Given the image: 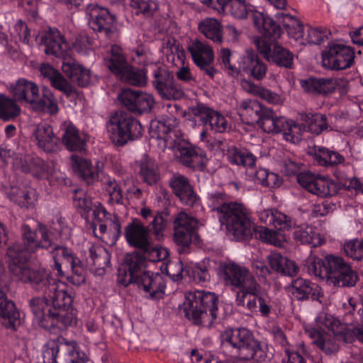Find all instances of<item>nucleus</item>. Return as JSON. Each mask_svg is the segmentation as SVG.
I'll return each mask as SVG.
<instances>
[{"mask_svg":"<svg viewBox=\"0 0 363 363\" xmlns=\"http://www.w3.org/2000/svg\"><path fill=\"white\" fill-rule=\"evenodd\" d=\"M231 51L228 48H222L218 55V62L228 74L233 77L240 74V69L230 63Z\"/></svg>","mask_w":363,"mask_h":363,"instance_id":"774afa93","label":"nucleus"},{"mask_svg":"<svg viewBox=\"0 0 363 363\" xmlns=\"http://www.w3.org/2000/svg\"><path fill=\"white\" fill-rule=\"evenodd\" d=\"M198 220L184 212L179 213L174 220V236L176 243L184 250L192 240H197Z\"/></svg>","mask_w":363,"mask_h":363,"instance_id":"4468645a","label":"nucleus"},{"mask_svg":"<svg viewBox=\"0 0 363 363\" xmlns=\"http://www.w3.org/2000/svg\"><path fill=\"white\" fill-rule=\"evenodd\" d=\"M360 304H363V303L357 302L352 298L348 299L347 303L343 304L345 311L344 320L345 321L344 324H345V325L357 323L359 320H360L357 315L358 310L361 308V306H359Z\"/></svg>","mask_w":363,"mask_h":363,"instance_id":"680f3d73","label":"nucleus"},{"mask_svg":"<svg viewBox=\"0 0 363 363\" xmlns=\"http://www.w3.org/2000/svg\"><path fill=\"white\" fill-rule=\"evenodd\" d=\"M289 289L291 295L298 301H318L323 296L321 288L318 284L301 277L292 280Z\"/></svg>","mask_w":363,"mask_h":363,"instance_id":"c85d7f7f","label":"nucleus"},{"mask_svg":"<svg viewBox=\"0 0 363 363\" xmlns=\"http://www.w3.org/2000/svg\"><path fill=\"white\" fill-rule=\"evenodd\" d=\"M70 160L74 172L81 180L88 185L94 184L99 180V172L104 166L102 162L97 161L94 167L91 161L74 155L70 157Z\"/></svg>","mask_w":363,"mask_h":363,"instance_id":"bb28decb","label":"nucleus"},{"mask_svg":"<svg viewBox=\"0 0 363 363\" xmlns=\"http://www.w3.org/2000/svg\"><path fill=\"white\" fill-rule=\"evenodd\" d=\"M130 6L135 10L137 14L142 13L146 16H151L157 9L155 0H131Z\"/></svg>","mask_w":363,"mask_h":363,"instance_id":"e2e57ef3","label":"nucleus"},{"mask_svg":"<svg viewBox=\"0 0 363 363\" xmlns=\"http://www.w3.org/2000/svg\"><path fill=\"white\" fill-rule=\"evenodd\" d=\"M241 67L247 73L257 80L263 79L267 74V65L259 58L252 50H247L242 58Z\"/></svg>","mask_w":363,"mask_h":363,"instance_id":"f704fd0d","label":"nucleus"},{"mask_svg":"<svg viewBox=\"0 0 363 363\" xmlns=\"http://www.w3.org/2000/svg\"><path fill=\"white\" fill-rule=\"evenodd\" d=\"M179 120L176 117L162 116L160 119L152 121L150 123V130L152 137L163 139L167 145L172 146L182 134L178 129Z\"/></svg>","mask_w":363,"mask_h":363,"instance_id":"6ab92c4d","label":"nucleus"},{"mask_svg":"<svg viewBox=\"0 0 363 363\" xmlns=\"http://www.w3.org/2000/svg\"><path fill=\"white\" fill-rule=\"evenodd\" d=\"M152 77V85L162 99L179 100L184 96V91L182 86L166 68L155 65Z\"/></svg>","mask_w":363,"mask_h":363,"instance_id":"1a4fd4ad","label":"nucleus"},{"mask_svg":"<svg viewBox=\"0 0 363 363\" xmlns=\"http://www.w3.org/2000/svg\"><path fill=\"white\" fill-rule=\"evenodd\" d=\"M87 135L79 131L72 124L67 125L62 141L67 150L72 152H83L86 150Z\"/></svg>","mask_w":363,"mask_h":363,"instance_id":"e433bc0d","label":"nucleus"},{"mask_svg":"<svg viewBox=\"0 0 363 363\" xmlns=\"http://www.w3.org/2000/svg\"><path fill=\"white\" fill-rule=\"evenodd\" d=\"M218 220L235 241L250 239L255 230L250 210L241 203H234Z\"/></svg>","mask_w":363,"mask_h":363,"instance_id":"39448f33","label":"nucleus"},{"mask_svg":"<svg viewBox=\"0 0 363 363\" xmlns=\"http://www.w3.org/2000/svg\"><path fill=\"white\" fill-rule=\"evenodd\" d=\"M218 275L226 286L233 291L238 290L235 297L236 304L242 293L247 294L257 284L247 268L233 262H221L218 268Z\"/></svg>","mask_w":363,"mask_h":363,"instance_id":"423d86ee","label":"nucleus"},{"mask_svg":"<svg viewBox=\"0 0 363 363\" xmlns=\"http://www.w3.org/2000/svg\"><path fill=\"white\" fill-rule=\"evenodd\" d=\"M354 52L349 47L341 44H331L328 50L322 53V65L330 69H345L354 61Z\"/></svg>","mask_w":363,"mask_h":363,"instance_id":"2eb2a0df","label":"nucleus"},{"mask_svg":"<svg viewBox=\"0 0 363 363\" xmlns=\"http://www.w3.org/2000/svg\"><path fill=\"white\" fill-rule=\"evenodd\" d=\"M192 60L203 75L213 79L218 73L214 67V52L212 48L199 40H195L188 47Z\"/></svg>","mask_w":363,"mask_h":363,"instance_id":"ddd939ff","label":"nucleus"},{"mask_svg":"<svg viewBox=\"0 0 363 363\" xmlns=\"http://www.w3.org/2000/svg\"><path fill=\"white\" fill-rule=\"evenodd\" d=\"M118 99L127 110L138 115L150 112L155 104L152 94L131 89L121 90Z\"/></svg>","mask_w":363,"mask_h":363,"instance_id":"f8f14e48","label":"nucleus"},{"mask_svg":"<svg viewBox=\"0 0 363 363\" xmlns=\"http://www.w3.org/2000/svg\"><path fill=\"white\" fill-rule=\"evenodd\" d=\"M103 189L108 195V202L111 204L121 203L123 202V193L120 185L114 178L107 177L101 180Z\"/></svg>","mask_w":363,"mask_h":363,"instance_id":"13d9d810","label":"nucleus"},{"mask_svg":"<svg viewBox=\"0 0 363 363\" xmlns=\"http://www.w3.org/2000/svg\"><path fill=\"white\" fill-rule=\"evenodd\" d=\"M118 79L128 84L143 87L147 84V72L145 68L135 67L130 64Z\"/></svg>","mask_w":363,"mask_h":363,"instance_id":"8fccbe9b","label":"nucleus"},{"mask_svg":"<svg viewBox=\"0 0 363 363\" xmlns=\"http://www.w3.org/2000/svg\"><path fill=\"white\" fill-rule=\"evenodd\" d=\"M301 87L308 94L328 95L336 88L335 82L332 79L310 78L301 82Z\"/></svg>","mask_w":363,"mask_h":363,"instance_id":"a19ab883","label":"nucleus"},{"mask_svg":"<svg viewBox=\"0 0 363 363\" xmlns=\"http://www.w3.org/2000/svg\"><path fill=\"white\" fill-rule=\"evenodd\" d=\"M89 257L88 262L96 267L104 269L108 267L111 260V254L101 245H92L89 248Z\"/></svg>","mask_w":363,"mask_h":363,"instance_id":"864d4df0","label":"nucleus"},{"mask_svg":"<svg viewBox=\"0 0 363 363\" xmlns=\"http://www.w3.org/2000/svg\"><path fill=\"white\" fill-rule=\"evenodd\" d=\"M30 307L33 314V324L36 328H45V298L36 297L30 301Z\"/></svg>","mask_w":363,"mask_h":363,"instance_id":"052dcab7","label":"nucleus"},{"mask_svg":"<svg viewBox=\"0 0 363 363\" xmlns=\"http://www.w3.org/2000/svg\"><path fill=\"white\" fill-rule=\"evenodd\" d=\"M218 303V298L214 293L196 290L185 294L183 310L194 324L211 327L217 318Z\"/></svg>","mask_w":363,"mask_h":363,"instance_id":"7ed1b4c3","label":"nucleus"},{"mask_svg":"<svg viewBox=\"0 0 363 363\" xmlns=\"http://www.w3.org/2000/svg\"><path fill=\"white\" fill-rule=\"evenodd\" d=\"M313 150L314 160L320 166L333 167L344 164L345 157L337 151L320 146H315Z\"/></svg>","mask_w":363,"mask_h":363,"instance_id":"c03bdc74","label":"nucleus"},{"mask_svg":"<svg viewBox=\"0 0 363 363\" xmlns=\"http://www.w3.org/2000/svg\"><path fill=\"white\" fill-rule=\"evenodd\" d=\"M253 21L255 26L262 33V37L257 39H264L272 44L281 36V28L280 26L267 15L262 13L254 14Z\"/></svg>","mask_w":363,"mask_h":363,"instance_id":"2f4dec72","label":"nucleus"},{"mask_svg":"<svg viewBox=\"0 0 363 363\" xmlns=\"http://www.w3.org/2000/svg\"><path fill=\"white\" fill-rule=\"evenodd\" d=\"M297 182L308 192L319 197H330L337 194L335 181L323 177L317 178L310 172L299 174L297 177Z\"/></svg>","mask_w":363,"mask_h":363,"instance_id":"a211bd4d","label":"nucleus"},{"mask_svg":"<svg viewBox=\"0 0 363 363\" xmlns=\"http://www.w3.org/2000/svg\"><path fill=\"white\" fill-rule=\"evenodd\" d=\"M106 127L109 138L118 146H124L129 141L137 140L143 133L140 121L125 111L111 113L107 118Z\"/></svg>","mask_w":363,"mask_h":363,"instance_id":"20e7f679","label":"nucleus"},{"mask_svg":"<svg viewBox=\"0 0 363 363\" xmlns=\"http://www.w3.org/2000/svg\"><path fill=\"white\" fill-rule=\"evenodd\" d=\"M89 16V25L91 29L99 33H104L108 38L113 37L116 33V19L106 8L97 4H89L86 9Z\"/></svg>","mask_w":363,"mask_h":363,"instance_id":"9b49d317","label":"nucleus"},{"mask_svg":"<svg viewBox=\"0 0 363 363\" xmlns=\"http://www.w3.org/2000/svg\"><path fill=\"white\" fill-rule=\"evenodd\" d=\"M192 115L196 121L201 122L206 130L222 133L228 128V123L223 115L203 104H198L191 108Z\"/></svg>","mask_w":363,"mask_h":363,"instance_id":"dca6fc26","label":"nucleus"},{"mask_svg":"<svg viewBox=\"0 0 363 363\" xmlns=\"http://www.w3.org/2000/svg\"><path fill=\"white\" fill-rule=\"evenodd\" d=\"M104 64L118 78L130 65L122 49L117 45L111 47L109 55L104 58Z\"/></svg>","mask_w":363,"mask_h":363,"instance_id":"ea45409f","label":"nucleus"},{"mask_svg":"<svg viewBox=\"0 0 363 363\" xmlns=\"http://www.w3.org/2000/svg\"><path fill=\"white\" fill-rule=\"evenodd\" d=\"M9 90L16 101L30 104L34 111L45 109V102L40 97L39 87L35 82L21 78L10 84Z\"/></svg>","mask_w":363,"mask_h":363,"instance_id":"9d476101","label":"nucleus"},{"mask_svg":"<svg viewBox=\"0 0 363 363\" xmlns=\"http://www.w3.org/2000/svg\"><path fill=\"white\" fill-rule=\"evenodd\" d=\"M272 125L274 129L268 131V133H282L285 140L297 143L301 140L302 133L306 131L303 129V124H298L293 121H288L284 117H278L276 116Z\"/></svg>","mask_w":363,"mask_h":363,"instance_id":"c756f323","label":"nucleus"},{"mask_svg":"<svg viewBox=\"0 0 363 363\" xmlns=\"http://www.w3.org/2000/svg\"><path fill=\"white\" fill-rule=\"evenodd\" d=\"M307 333L312 342L326 354H331L338 350V345L328 333H322L316 329L308 330Z\"/></svg>","mask_w":363,"mask_h":363,"instance_id":"49530a36","label":"nucleus"},{"mask_svg":"<svg viewBox=\"0 0 363 363\" xmlns=\"http://www.w3.org/2000/svg\"><path fill=\"white\" fill-rule=\"evenodd\" d=\"M23 240L24 247L15 243L7 250L9 267L11 272L24 282L38 284L43 279V273L40 270L32 269L28 262V254L36 252L41 247L36 240V233L29 226L23 225Z\"/></svg>","mask_w":363,"mask_h":363,"instance_id":"f257e3e1","label":"nucleus"},{"mask_svg":"<svg viewBox=\"0 0 363 363\" xmlns=\"http://www.w3.org/2000/svg\"><path fill=\"white\" fill-rule=\"evenodd\" d=\"M62 69L72 82L76 83L79 86L85 87L93 81L91 71L75 60L63 61Z\"/></svg>","mask_w":363,"mask_h":363,"instance_id":"473e14b6","label":"nucleus"},{"mask_svg":"<svg viewBox=\"0 0 363 363\" xmlns=\"http://www.w3.org/2000/svg\"><path fill=\"white\" fill-rule=\"evenodd\" d=\"M6 194L11 201L22 207H28L35 200L34 191H28L26 189H21L18 186H12Z\"/></svg>","mask_w":363,"mask_h":363,"instance_id":"bf43d9fd","label":"nucleus"},{"mask_svg":"<svg viewBox=\"0 0 363 363\" xmlns=\"http://www.w3.org/2000/svg\"><path fill=\"white\" fill-rule=\"evenodd\" d=\"M301 120L303 122V129L315 135H320L329 128L327 116L320 113H301Z\"/></svg>","mask_w":363,"mask_h":363,"instance_id":"37998d69","label":"nucleus"},{"mask_svg":"<svg viewBox=\"0 0 363 363\" xmlns=\"http://www.w3.org/2000/svg\"><path fill=\"white\" fill-rule=\"evenodd\" d=\"M343 250L345 255L353 259L360 260L363 258V240H352L344 244Z\"/></svg>","mask_w":363,"mask_h":363,"instance_id":"0e129e2a","label":"nucleus"},{"mask_svg":"<svg viewBox=\"0 0 363 363\" xmlns=\"http://www.w3.org/2000/svg\"><path fill=\"white\" fill-rule=\"evenodd\" d=\"M199 30L208 39L220 45L223 41V26L216 18H208L199 24Z\"/></svg>","mask_w":363,"mask_h":363,"instance_id":"a18cd8bd","label":"nucleus"},{"mask_svg":"<svg viewBox=\"0 0 363 363\" xmlns=\"http://www.w3.org/2000/svg\"><path fill=\"white\" fill-rule=\"evenodd\" d=\"M316 323L320 330L327 329V333H332L335 337H342L345 335V324L330 314L323 312L319 313L316 318Z\"/></svg>","mask_w":363,"mask_h":363,"instance_id":"09e8293b","label":"nucleus"},{"mask_svg":"<svg viewBox=\"0 0 363 363\" xmlns=\"http://www.w3.org/2000/svg\"><path fill=\"white\" fill-rule=\"evenodd\" d=\"M270 267L282 275L294 277L299 272V267L294 260L288 259L278 252H274L267 257Z\"/></svg>","mask_w":363,"mask_h":363,"instance_id":"4c0bfd02","label":"nucleus"},{"mask_svg":"<svg viewBox=\"0 0 363 363\" xmlns=\"http://www.w3.org/2000/svg\"><path fill=\"white\" fill-rule=\"evenodd\" d=\"M227 156L230 163L245 167H254L257 160V157L250 150L235 146L228 149Z\"/></svg>","mask_w":363,"mask_h":363,"instance_id":"de8ad7c7","label":"nucleus"},{"mask_svg":"<svg viewBox=\"0 0 363 363\" xmlns=\"http://www.w3.org/2000/svg\"><path fill=\"white\" fill-rule=\"evenodd\" d=\"M21 113V108L11 98L0 94V119L9 121L15 119Z\"/></svg>","mask_w":363,"mask_h":363,"instance_id":"6e6d98bb","label":"nucleus"},{"mask_svg":"<svg viewBox=\"0 0 363 363\" xmlns=\"http://www.w3.org/2000/svg\"><path fill=\"white\" fill-rule=\"evenodd\" d=\"M337 180V191L339 189L354 191L355 193H363V179L355 176L353 166L350 163L338 166L334 172Z\"/></svg>","mask_w":363,"mask_h":363,"instance_id":"a878e982","label":"nucleus"},{"mask_svg":"<svg viewBox=\"0 0 363 363\" xmlns=\"http://www.w3.org/2000/svg\"><path fill=\"white\" fill-rule=\"evenodd\" d=\"M172 148L179 152L180 162L188 167L195 168L196 166V161L199 158L198 154L194 147H193L188 142L180 136L169 146Z\"/></svg>","mask_w":363,"mask_h":363,"instance_id":"79ce46f5","label":"nucleus"},{"mask_svg":"<svg viewBox=\"0 0 363 363\" xmlns=\"http://www.w3.org/2000/svg\"><path fill=\"white\" fill-rule=\"evenodd\" d=\"M292 228H294L292 237L297 243L316 247L324 242V240L317 228L311 224L304 223L296 225L294 223Z\"/></svg>","mask_w":363,"mask_h":363,"instance_id":"7c9ffc66","label":"nucleus"},{"mask_svg":"<svg viewBox=\"0 0 363 363\" xmlns=\"http://www.w3.org/2000/svg\"><path fill=\"white\" fill-rule=\"evenodd\" d=\"M133 284H137L150 299H160L164 294L165 281L159 273L143 272Z\"/></svg>","mask_w":363,"mask_h":363,"instance_id":"b1692460","label":"nucleus"},{"mask_svg":"<svg viewBox=\"0 0 363 363\" xmlns=\"http://www.w3.org/2000/svg\"><path fill=\"white\" fill-rule=\"evenodd\" d=\"M206 6L225 15L228 12L237 19H245L250 11V5L246 0H200Z\"/></svg>","mask_w":363,"mask_h":363,"instance_id":"5701e85b","label":"nucleus"},{"mask_svg":"<svg viewBox=\"0 0 363 363\" xmlns=\"http://www.w3.org/2000/svg\"><path fill=\"white\" fill-rule=\"evenodd\" d=\"M308 273L321 279H325L326 267L325 257L320 259L318 257H313L307 262Z\"/></svg>","mask_w":363,"mask_h":363,"instance_id":"69168bd1","label":"nucleus"},{"mask_svg":"<svg viewBox=\"0 0 363 363\" xmlns=\"http://www.w3.org/2000/svg\"><path fill=\"white\" fill-rule=\"evenodd\" d=\"M169 185L183 204L192 207L199 203V197L194 191L189 179L184 175L174 174L169 180Z\"/></svg>","mask_w":363,"mask_h":363,"instance_id":"393cba45","label":"nucleus"},{"mask_svg":"<svg viewBox=\"0 0 363 363\" xmlns=\"http://www.w3.org/2000/svg\"><path fill=\"white\" fill-rule=\"evenodd\" d=\"M237 306H242L250 311H255L259 308V311L263 317H268L271 313V298L267 294L259 291V286L257 284L248 293L240 295Z\"/></svg>","mask_w":363,"mask_h":363,"instance_id":"4be33fe9","label":"nucleus"},{"mask_svg":"<svg viewBox=\"0 0 363 363\" xmlns=\"http://www.w3.org/2000/svg\"><path fill=\"white\" fill-rule=\"evenodd\" d=\"M236 202L229 201L224 192H215L208 195V204L213 211L218 213V219Z\"/></svg>","mask_w":363,"mask_h":363,"instance_id":"5fc2aeb1","label":"nucleus"},{"mask_svg":"<svg viewBox=\"0 0 363 363\" xmlns=\"http://www.w3.org/2000/svg\"><path fill=\"white\" fill-rule=\"evenodd\" d=\"M146 257L138 252L126 255L124 259L123 271L120 270L118 277V283L128 286L133 283L141 274L145 272Z\"/></svg>","mask_w":363,"mask_h":363,"instance_id":"aec40b11","label":"nucleus"},{"mask_svg":"<svg viewBox=\"0 0 363 363\" xmlns=\"http://www.w3.org/2000/svg\"><path fill=\"white\" fill-rule=\"evenodd\" d=\"M325 267V279L328 284L334 286L352 287L359 279L357 272L342 257L327 255Z\"/></svg>","mask_w":363,"mask_h":363,"instance_id":"0eeeda50","label":"nucleus"},{"mask_svg":"<svg viewBox=\"0 0 363 363\" xmlns=\"http://www.w3.org/2000/svg\"><path fill=\"white\" fill-rule=\"evenodd\" d=\"M256 340L253 334L247 329L235 328L225 331L223 344L238 349L242 357Z\"/></svg>","mask_w":363,"mask_h":363,"instance_id":"cd10ccee","label":"nucleus"},{"mask_svg":"<svg viewBox=\"0 0 363 363\" xmlns=\"http://www.w3.org/2000/svg\"><path fill=\"white\" fill-rule=\"evenodd\" d=\"M47 78L54 88L63 92L67 96H69L75 91L73 86L58 70L48 65H47Z\"/></svg>","mask_w":363,"mask_h":363,"instance_id":"603ef678","label":"nucleus"},{"mask_svg":"<svg viewBox=\"0 0 363 363\" xmlns=\"http://www.w3.org/2000/svg\"><path fill=\"white\" fill-rule=\"evenodd\" d=\"M123 235L129 246L147 252L150 250V228L138 218H133L124 228Z\"/></svg>","mask_w":363,"mask_h":363,"instance_id":"412c9836","label":"nucleus"},{"mask_svg":"<svg viewBox=\"0 0 363 363\" xmlns=\"http://www.w3.org/2000/svg\"><path fill=\"white\" fill-rule=\"evenodd\" d=\"M47 286L50 291L49 301L51 302L52 306L47 314V325H50L51 333H57L76 323V314L70 307L72 302V296L65 291L63 283H57L55 279L47 277Z\"/></svg>","mask_w":363,"mask_h":363,"instance_id":"f03ea898","label":"nucleus"},{"mask_svg":"<svg viewBox=\"0 0 363 363\" xmlns=\"http://www.w3.org/2000/svg\"><path fill=\"white\" fill-rule=\"evenodd\" d=\"M52 259L54 262L53 270L57 271V275L62 276V261L64 260L71 267V269H77V267L83 266L79 257L74 255L72 250L60 245L55 246L50 252Z\"/></svg>","mask_w":363,"mask_h":363,"instance_id":"c9c22d12","label":"nucleus"},{"mask_svg":"<svg viewBox=\"0 0 363 363\" xmlns=\"http://www.w3.org/2000/svg\"><path fill=\"white\" fill-rule=\"evenodd\" d=\"M272 226L280 230H289L292 228L294 221L286 214L274 208Z\"/></svg>","mask_w":363,"mask_h":363,"instance_id":"338daca9","label":"nucleus"},{"mask_svg":"<svg viewBox=\"0 0 363 363\" xmlns=\"http://www.w3.org/2000/svg\"><path fill=\"white\" fill-rule=\"evenodd\" d=\"M255 44L257 50L269 62L287 69L292 68L294 55L281 45L267 42L264 39H256Z\"/></svg>","mask_w":363,"mask_h":363,"instance_id":"f3484780","label":"nucleus"},{"mask_svg":"<svg viewBox=\"0 0 363 363\" xmlns=\"http://www.w3.org/2000/svg\"><path fill=\"white\" fill-rule=\"evenodd\" d=\"M238 110L240 114L245 118L247 124H257L266 133L274 129V126L272 124L276 113L272 109L264 106L259 101L242 100L238 104Z\"/></svg>","mask_w":363,"mask_h":363,"instance_id":"6e6552de","label":"nucleus"},{"mask_svg":"<svg viewBox=\"0 0 363 363\" xmlns=\"http://www.w3.org/2000/svg\"><path fill=\"white\" fill-rule=\"evenodd\" d=\"M242 358L245 360H251L253 363H262L269 361L272 354L268 352L267 345L256 340Z\"/></svg>","mask_w":363,"mask_h":363,"instance_id":"4d7b16f0","label":"nucleus"},{"mask_svg":"<svg viewBox=\"0 0 363 363\" xmlns=\"http://www.w3.org/2000/svg\"><path fill=\"white\" fill-rule=\"evenodd\" d=\"M138 175L141 180L149 186L156 184L160 179V169L156 161L145 155L139 163Z\"/></svg>","mask_w":363,"mask_h":363,"instance_id":"58836bf2","label":"nucleus"},{"mask_svg":"<svg viewBox=\"0 0 363 363\" xmlns=\"http://www.w3.org/2000/svg\"><path fill=\"white\" fill-rule=\"evenodd\" d=\"M68 44L60 31L56 28H47V55L65 59Z\"/></svg>","mask_w":363,"mask_h":363,"instance_id":"72a5a7b5","label":"nucleus"},{"mask_svg":"<svg viewBox=\"0 0 363 363\" xmlns=\"http://www.w3.org/2000/svg\"><path fill=\"white\" fill-rule=\"evenodd\" d=\"M69 229L65 223V219L62 217L59 211L52 214V217L49 220V228H47V241L49 236L52 239L57 240L59 238H67Z\"/></svg>","mask_w":363,"mask_h":363,"instance_id":"3c124183","label":"nucleus"}]
</instances>
